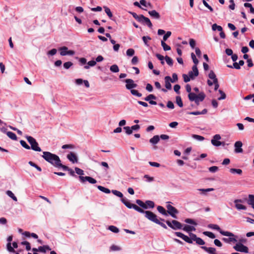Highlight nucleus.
I'll list each match as a JSON object with an SVG mask.
<instances>
[{
    "mask_svg": "<svg viewBox=\"0 0 254 254\" xmlns=\"http://www.w3.org/2000/svg\"><path fill=\"white\" fill-rule=\"evenodd\" d=\"M6 135L8 136V137L9 138H10V139H11L12 140H17V136H16V134L12 132L7 131V132H6Z\"/></svg>",
    "mask_w": 254,
    "mask_h": 254,
    "instance_id": "obj_36",
    "label": "nucleus"
},
{
    "mask_svg": "<svg viewBox=\"0 0 254 254\" xmlns=\"http://www.w3.org/2000/svg\"><path fill=\"white\" fill-rule=\"evenodd\" d=\"M190 236L192 239V241H195L199 245H203L205 244L204 241L201 238L197 237L196 235L193 233H190Z\"/></svg>",
    "mask_w": 254,
    "mask_h": 254,
    "instance_id": "obj_15",
    "label": "nucleus"
},
{
    "mask_svg": "<svg viewBox=\"0 0 254 254\" xmlns=\"http://www.w3.org/2000/svg\"><path fill=\"white\" fill-rule=\"evenodd\" d=\"M143 177L145 179V181L148 183H151L154 181V177H150L148 175H145Z\"/></svg>",
    "mask_w": 254,
    "mask_h": 254,
    "instance_id": "obj_48",
    "label": "nucleus"
},
{
    "mask_svg": "<svg viewBox=\"0 0 254 254\" xmlns=\"http://www.w3.org/2000/svg\"><path fill=\"white\" fill-rule=\"evenodd\" d=\"M212 29L213 31H216V30L219 31L223 30L222 27L221 26L218 25L216 24H213L212 26Z\"/></svg>",
    "mask_w": 254,
    "mask_h": 254,
    "instance_id": "obj_43",
    "label": "nucleus"
},
{
    "mask_svg": "<svg viewBox=\"0 0 254 254\" xmlns=\"http://www.w3.org/2000/svg\"><path fill=\"white\" fill-rule=\"evenodd\" d=\"M221 139V137L220 134H217L214 135L211 140V144L215 147H218L221 145V141H220V139Z\"/></svg>",
    "mask_w": 254,
    "mask_h": 254,
    "instance_id": "obj_9",
    "label": "nucleus"
},
{
    "mask_svg": "<svg viewBox=\"0 0 254 254\" xmlns=\"http://www.w3.org/2000/svg\"><path fill=\"white\" fill-rule=\"evenodd\" d=\"M242 145L243 143L240 141H236L235 143L234 147L236 153H242L243 152V149L242 148Z\"/></svg>",
    "mask_w": 254,
    "mask_h": 254,
    "instance_id": "obj_19",
    "label": "nucleus"
},
{
    "mask_svg": "<svg viewBox=\"0 0 254 254\" xmlns=\"http://www.w3.org/2000/svg\"><path fill=\"white\" fill-rule=\"evenodd\" d=\"M73 64L71 62H67L64 64V68L67 69L69 68Z\"/></svg>",
    "mask_w": 254,
    "mask_h": 254,
    "instance_id": "obj_61",
    "label": "nucleus"
},
{
    "mask_svg": "<svg viewBox=\"0 0 254 254\" xmlns=\"http://www.w3.org/2000/svg\"><path fill=\"white\" fill-rule=\"evenodd\" d=\"M185 222L187 223L193 224L195 226L197 225V223L193 220L190 218H187L185 220Z\"/></svg>",
    "mask_w": 254,
    "mask_h": 254,
    "instance_id": "obj_59",
    "label": "nucleus"
},
{
    "mask_svg": "<svg viewBox=\"0 0 254 254\" xmlns=\"http://www.w3.org/2000/svg\"><path fill=\"white\" fill-rule=\"evenodd\" d=\"M165 59L166 60V62L167 64L169 65H170V66H172L173 65V60L170 57L166 56L165 57Z\"/></svg>",
    "mask_w": 254,
    "mask_h": 254,
    "instance_id": "obj_51",
    "label": "nucleus"
},
{
    "mask_svg": "<svg viewBox=\"0 0 254 254\" xmlns=\"http://www.w3.org/2000/svg\"><path fill=\"white\" fill-rule=\"evenodd\" d=\"M166 223L169 227L173 230L182 229L183 227L182 224L177 220H173L171 221L167 220Z\"/></svg>",
    "mask_w": 254,
    "mask_h": 254,
    "instance_id": "obj_5",
    "label": "nucleus"
},
{
    "mask_svg": "<svg viewBox=\"0 0 254 254\" xmlns=\"http://www.w3.org/2000/svg\"><path fill=\"white\" fill-rule=\"evenodd\" d=\"M79 178L80 181L82 183H84L86 181H87L90 184H96L97 183V181L95 179H94L93 178L91 177H89V176H86V177L79 176Z\"/></svg>",
    "mask_w": 254,
    "mask_h": 254,
    "instance_id": "obj_10",
    "label": "nucleus"
},
{
    "mask_svg": "<svg viewBox=\"0 0 254 254\" xmlns=\"http://www.w3.org/2000/svg\"><path fill=\"white\" fill-rule=\"evenodd\" d=\"M208 77L210 79L213 80V82L210 80H207V84L209 86H212L214 82H217L218 79L216 78V76L213 71L210 70L208 74Z\"/></svg>",
    "mask_w": 254,
    "mask_h": 254,
    "instance_id": "obj_12",
    "label": "nucleus"
},
{
    "mask_svg": "<svg viewBox=\"0 0 254 254\" xmlns=\"http://www.w3.org/2000/svg\"><path fill=\"white\" fill-rule=\"evenodd\" d=\"M108 229L115 233H118V232H119V228L113 225L109 226Z\"/></svg>",
    "mask_w": 254,
    "mask_h": 254,
    "instance_id": "obj_41",
    "label": "nucleus"
},
{
    "mask_svg": "<svg viewBox=\"0 0 254 254\" xmlns=\"http://www.w3.org/2000/svg\"><path fill=\"white\" fill-rule=\"evenodd\" d=\"M198 70L196 65H193L192 67V70L189 72L188 75L190 77L191 79H194L195 77L198 75Z\"/></svg>",
    "mask_w": 254,
    "mask_h": 254,
    "instance_id": "obj_14",
    "label": "nucleus"
},
{
    "mask_svg": "<svg viewBox=\"0 0 254 254\" xmlns=\"http://www.w3.org/2000/svg\"><path fill=\"white\" fill-rule=\"evenodd\" d=\"M205 94L203 92H200L197 95L194 102L197 105H198L199 104V102L203 101L205 99Z\"/></svg>",
    "mask_w": 254,
    "mask_h": 254,
    "instance_id": "obj_21",
    "label": "nucleus"
},
{
    "mask_svg": "<svg viewBox=\"0 0 254 254\" xmlns=\"http://www.w3.org/2000/svg\"><path fill=\"white\" fill-rule=\"evenodd\" d=\"M142 40L144 43V44L148 46V40H151V38L149 36H143L142 38Z\"/></svg>",
    "mask_w": 254,
    "mask_h": 254,
    "instance_id": "obj_63",
    "label": "nucleus"
},
{
    "mask_svg": "<svg viewBox=\"0 0 254 254\" xmlns=\"http://www.w3.org/2000/svg\"><path fill=\"white\" fill-rule=\"evenodd\" d=\"M182 229L189 233V234L191 231H195L196 230L194 226L188 225H185L183 228L182 227Z\"/></svg>",
    "mask_w": 254,
    "mask_h": 254,
    "instance_id": "obj_24",
    "label": "nucleus"
},
{
    "mask_svg": "<svg viewBox=\"0 0 254 254\" xmlns=\"http://www.w3.org/2000/svg\"><path fill=\"white\" fill-rule=\"evenodd\" d=\"M110 70L114 73H117L119 71V68L117 64H113L110 67Z\"/></svg>",
    "mask_w": 254,
    "mask_h": 254,
    "instance_id": "obj_38",
    "label": "nucleus"
},
{
    "mask_svg": "<svg viewBox=\"0 0 254 254\" xmlns=\"http://www.w3.org/2000/svg\"><path fill=\"white\" fill-rule=\"evenodd\" d=\"M60 51V55L62 56H65L67 55L73 56L75 54V52L73 50H68V48L65 46H63L59 48Z\"/></svg>",
    "mask_w": 254,
    "mask_h": 254,
    "instance_id": "obj_8",
    "label": "nucleus"
},
{
    "mask_svg": "<svg viewBox=\"0 0 254 254\" xmlns=\"http://www.w3.org/2000/svg\"><path fill=\"white\" fill-rule=\"evenodd\" d=\"M25 138L31 145L30 148L35 151H41V148L39 146L38 142L34 138L28 135L26 136Z\"/></svg>",
    "mask_w": 254,
    "mask_h": 254,
    "instance_id": "obj_3",
    "label": "nucleus"
},
{
    "mask_svg": "<svg viewBox=\"0 0 254 254\" xmlns=\"http://www.w3.org/2000/svg\"><path fill=\"white\" fill-rule=\"evenodd\" d=\"M96 64V62L92 60L87 63V64L84 66V68L86 69H88L90 68V66H94Z\"/></svg>",
    "mask_w": 254,
    "mask_h": 254,
    "instance_id": "obj_31",
    "label": "nucleus"
},
{
    "mask_svg": "<svg viewBox=\"0 0 254 254\" xmlns=\"http://www.w3.org/2000/svg\"><path fill=\"white\" fill-rule=\"evenodd\" d=\"M123 129L126 131V133L127 134H128V135L131 134L132 133V129H131V127H128V126L124 127H123Z\"/></svg>",
    "mask_w": 254,
    "mask_h": 254,
    "instance_id": "obj_56",
    "label": "nucleus"
},
{
    "mask_svg": "<svg viewBox=\"0 0 254 254\" xmlns=\"http://www.w3.org/2000/svg\"><path fill=\"white\" fill-rule=\"evenodd\" d=\"M136 203L143 209H147V207L145 205V202H143L142 200L140 199H137L136 200Z\"/></svg>",
    "mask_w": 254,
    "mask_h": 254,
    "instance_id": "obj_40",
    "label": "nucleus"
},
{
    "mask_svg": "<svg viewBox=\"0 0 254 254\" xmlns=\"http://www.w3.org/2000/svg\"><path fill=\"white\" fill-rule=\"evenodd\" d=\"M191 57L193 63L194 64V65H196V66H197V64H198L199 62L198 60L196 59V56L193 53L191 54Z\"/></svg>",
    "mask_w": 254,
    "mask_h": 254,
    "instance_id": "obj_58",
    "label": "nucleus"
},
{
    "mask_svg": "<svg viewBox=\"0 0 254 254\" xmlns=\"http://www.w3.org/2000/svg\"><path fill=\"white\" fill-rule=\"evenodd\" d=\"M126 83V87L128 90H131L136 87L137 84L134 83V81L131 79H127L125 80Z\"/></svg>",
    "mask_w": 254,
    "mask_h": 254,
    "instance_id": "obj_13",
    "label": "nucleus"
},
{
    "mask_svg": "<svg viewBox=\"0 0 254 254\" xmlns=\"http://www.w3.org/2000/svg\"><path fill=\"white\" fill-rule=\"evenodd\" d=\"M167 203H168L166 206L167 209V214H169L174 218H177L176 214L179 213L178 210L175 207L169 204L170 202H168Z\"/></svg>",
    "mask_w": 254,
    "mask_h": 254,
    "instance_id": "obj_6",
    "label": "nucleus"
},
{
    "mask_svg": "<svg viewBox=\"0 0 254 254\" xmlns=\"http://www.w3.org/2000/svg\"><path fill=\"white\" fill-rule=\"evenodd\" d=\"M203 233L204 235L209 237L210 238L214 239L215 238V235L211 232L205 231Z\"/></svg>",
    "mask_w": 254,
    "mask_h": 254,
    "instance_id": "obj_50",
    "label": "nucleus"
},
{
    "mask_svg": "<svg viewBox=\"0 0 254 254\" xmlns=\"http://www.w3.org/2000/svg\"><path fill=\"white\" fill-rule=\"evenodd\" d=\"M75 83L78 85H80L82 83H84L85 86L87 88L89 87V82L86 80H83L81 78H78L75 79Z\"/></svg>",
    "mask_w": 254,
    "mask_h": 254,
    "instance_id": "obj_22",
    "label": "nucleus"
},
{
    "mask_svg": "<svg viewBox=\"0 0 254 254\" xmlns=\"http://www.w3.org/2000/svg\"><path fill=\"white\" fill-rule=\"evenodd\" d=\"M197 95L195 94V93L191 92L189 94L188 97L190 101H194Z\"/></svg>",
    "mask_w": 254,
    "mask_h": 254,
    "instance_id": "obj_45",
    "label": "nucleus"
},
{
    "mask_svg": "<svg viewBox=\"0 0 254 254\" xmlns=\"http://www.w3.org/2000/svg\"><path fill=\"white\" fill-rule=\"evenodd\" d=\"M97 188L101 191L105 193H110L111 192L110 190L109 189L106 188L101 186H97Z\"/></svg>",
    "mask_w": 254,
    "mask_h": 254,
    "instance_id": "obj_34",
    "label": "nucleus"
},
{
    "mask_svg": "<svg viewBox=\"0 0 254 254\" xmlns=\"http://www.w3.org/2000/svg\"><path fill=\"white\" fill-rule=\"evenodd\" d=\"M149 15L153 18L158 19L160 17L159 13L155 10L148 11Z\"/></svg>",
    "mask_w": 254,
    "mask_h": 254,
    "instance_id": "obj_26",
    "label": "nucleus"
},
{
    "mask_svg": "<svg viewBox=\"0 0 254 254\" xmlns=\"http://www.w3.org/2000/svg\"><path fill=\"white\" fill-rule=\"evenodd\" d=\"M175 235L181 238H182L183 240H184L185 242L189 243V244H192V239L190 236V237H188L187 236L184 235V234L179 232H175Z\"/></svg>",
    "mask_w": 254,
    "mask_h": 254,
    "instance_id": "obj_11",
    "label": "nucleus"
},
{
    "mask_svg": "<svg viewBox=\"0 0 254 254\" xmlns=\"http://www.w3.org/2000/svg\"><path fill=\"white\" fill-rule=\"evenodd\" d=\"M66 157L69 161L73 164L77 162V156L74 152H70L67 155Z\"/></svg>",
    "mask_w": 254,
    "mask_h": 254,
    "instance_id": "obj_17",
    "label": "nucleus"
},
{
    "mask_svg": "<svg viewBox=\"0 0 254 254\" xmlns=\"http://www.w3.org/2000/svg\"><path fill=\"white\" fill-rule=\"evenodd\" d=\"M248 203L252 205L254 209V195L250 194L249 196Z\"/></svg>",
    "mask_w": 254,
    "mask_h": 254,
    "instance_id": "obj_37",
    "label": "nucleus"
},
{
    "mask_svg": "<svg viewBox=\"0 0 254 254\" xmlns=\"http://www.w3.org/2000/svg\"><path fill=\"white\" fill-rule=\"evenodd\" d=\"M145 205H146L147 209L153 208L155 206L154 202L151 200H146L145 202Z\"/></svg>",
    "mask_w": 254,
    "mask_h": 254,
    "instance_id": "obj_30",
    "label": "nucleus"
},
{
    "mask_svg": "<svg viewBox=\"0 0 254 254\" xmlns=\"http://www.w3.org/2000/svg\"><path fill=\"white\" fill-rule=\"evenodd\" d=\"M122 202L128 208H133L136 211L144 214L145 218H146L149 220L156 223L157 220H158L157 216L150 211H144L143 209L141 208L140 207L137 205L132 204L129 202H128L126 199L123 198L122 200Z\"/></svg>",
    "mask_w": 254,
    "mask_h": 254,
    "instance_id": "obj_1",
    "label": "nucleus"
},
{
    "mask_svg": "<svg viewBox=\"0 0 254 254\" xmlns=\"http://www.w3.org/2000/svg\"><path fill=\"white\" fill-rule=\"evenodd\" d=\"M171 80V78L170 76H167L165 77V85L166 88L168 90H170L172 88Z\"/></svg>",
    "mask_w": 254,
    "mask_h": 254,
    "instance_id": "obj_23",
    "label": "nucleus"
},
{
    "mask_svg": "<svg viewBox=\"0 0 254 254\" xmlns=\"http://www.w3.org/2000/svg\"><path fill=\"white\" fill-rule=\"evenodd\" d=\"M112 192L114 195L121 198H122L121 200H122L123 198H125V199H126L128 202H129L126 198L123 197V194L121 192H120L117 190H112Z\"/></svg>",
    "mask_w": 254,
    "mask_h": 254,
    "instance_id": "obj_28",
    "label": "nucleus"
},
{
    "mask_svg": "<svg viewBox=\"0 0 254 254\" xmlns=\"http://www.w3.org/2000/svg\"><path fill=\"white\" fill-rule=\"evenodd\" d=\"M6 194L10 198H11L14 201H17V197L15 196L14 193L11 190H7L6 191Z\"/></svg>",
    "mask_w": 254,
    "mask_h": 254,
    "instance_id": "obj_32",
    "label": "nucleus"
},
{
    "mask_svg": "<svg viewBox=\"0 0 254 254\" xmlns=\"http://www.w3.org/2000/svg\"><path fill=\"white\" fill-rule=\"evenodd\" d=\"M160 140L159 136L158 135H154L152 138L150 139L149 142L152 144H156Z\"/></svg>",
    "mask_w": 254,
    "mask_h": 254,
    "instance_id": "obj_27",
    "label": "nucleus"
},
{
    "mask_svg": "<svg viewBox=\"0 0 254 254\" xmlns=\"http://www.w3.org/2000/svg\"><path fill=\"white\" fill-rule=\"evenodd\" d=\"M159 220H160L162 221H165V220L164 219L160 218V219H158V220H157V221L155 223L160 225L161 227H162L164 229H167V227L166 226V225L164 223L160 222Z\"/></svg>",
    "mask_w": 254,
    "mask_h": 254,
    "instance_id": "obj_46",
    "label": "nucleus"
},
{
    "mask_svg": "<svg viewBox=\"0 0 254 254\" xmlns=\"http://www.w3.org/2000/svg\"><path fill=\"white\" fill-rule=\"evenodd\" d=\"M203 250H204L207 253L210 254H216V249L214 248H208L205 246H202L201 247Z\"/></svg>",
    "mask_w": 254,
    "mask_h": 254,
    "instance_id": "obj_25",
    "label": "nucleus"
},
{
    "mask_svg": "<svg viewBox=\"0 0 254 254\" xmlns=\"http://www.w3.org/2000/svg\"><path fill=\"white\" fill-rule=\"evenodd\" d=\"M198 190L202 191V193L205 194L206 192L214 190V189H213V188L199 189H198Z\"/></svg>",
    "mask_w": 254,
    "mask_h": 254,
    "instance_id": "obj_53",
    "label": "nucleus"
},
{
    "mask_svg": "<svg viewBox=\"0 0 254 254\" xmlns=\"http://www.w3.org/2000/svg\"><path fill=\"white\" fill-rule=\"evenodd\" d=\"M155 99H156V97L153 94H149L144 98L145 101L148 102H149L150 100Z\"/></svg>",
    "mask_w": 254,
    "mask_h": 254,
    "instance_id": "obj_49",
    "label": "nucleus"
},
{
    "mask_svg": "<svg viewBox=\"0 0 254 254\" xmlns=\"http://www.w3.org/2000/svg\"><path fill=\"white\" fill-rule=\"evenodd\" d=\"M104 8L105 9V11L106 13L108 16V17L111 19H112L113 14H112V13L109 7H108L107 6H104Z\"/></svg>",
    "mask_w": 254,
    "mask_h": 254,
    "instance_id": "obj_35",
    "label": "nucleus"
},
{
    "mask_svg": "<svg viewBox=\"0 0 254 254\" xmlns=\"http://www.w3.org/2000/svg\"><path fill=\"white\" fill-rule=\"evenodd\" d=\"M51 250V248L49 246L45 245L43 246H40L38 248V251L41 253H45L46 251Z\"/></svg>",
    "mask_w": 254,
    "mask_h": 254,
    "instance_id": "obj_29",
    "label": "nucleus"
},
{
    "mask_svg": "<svg viewBox=\"0 0 254 254\" xmlns=\"http://www.w3.org/2000/svg\"><path fill=\"white\" fill-rule=\"evenodd\" d=\"M6 249H7V250L10 253H15V251L14 250L13 248H12L11 247V243H7V244L6 245Z\"/></svg>",
    "mask_w": 254,
    "mask_h": 254,
    "instance_id": "obj_47",
    "label": "nucleus"
},
{
    "mask_svg": "<svg viewBox=\"0 0 254 254\" xmlns=\"http://www.w3.org/2000/svg\"><path fill=\"white\" fill-rule=\"evenodd\" d=\"M242 202V200L241 199H236L234 200L235 207L238 210H240L246 209V207L241 203Z\"/></svg>",
    "mask_w": 254,
    "mask_h": 254,
    "instance_id": "obj_18",
    "label": "nucleus"
},
{
    "mask_svg": "<svg viewBox=\"0 0 254 254\" xmlns=\"http://www.w3.org/2000/svg\"><path fill=\"white\" fill-rule=\"evenodd\" d=\"M229 238H223L222 239V240L226 243H228V244H230L231 243H235V242H237V240L236 239V237H237L233 233V235L231 236H228Z\"/></svg>",
    "mask_w": 254,
    "mask_h": 254,
    "instance_id": "obj_20",
    "label": "nucleus"
},
{
    "mask_svg": "<svg viewBox=\"0 0 254 254\" xmlns=\"http://www.w3.org/2000/svg\"><path fill=\"white\" fill-rule=\"evenodd\" d=\"M209 227L212 229L217 230L221 235L223 236H231L233 235V233L232 232L222 230L220 227L216 224H210L209 225Z\"/></svg>",
    "mask_w": 254,
    "mask_h": 254,
    "instance_id": "obj_7",
    "label": "nucleus"
},
{
    "mask_svg": "<svg viewBox=\"0 0 254 254\" xmlns=\"http://www.w3.org/2000/svg\"><path fill=\"white\" fill-rule=\"evenodd\" d=\"M245 240L241 239L239 240V242L237 243L234 247L233 249L239 252L248 253L249 249L248 248L242 244V242H245Z\"/></svg>",
    "mask_w": 254,
    "mask_h": 254,
    "instance_id": "obj_4",
    "label": "nucleus"
},
{
    "mask_svg": "<svg viewBox=\"0 0 254 254\" xmlns=\"http://www.w3.org/2000/svg\"><path fill=\"white\" fill-rule=\"evenodd\" d=\"M140 3L141 5L146 7H149L151 8L152 7L151 3L150 2H147L145 0H140Z\"/></svg>",
    "mask_w": 254,
    "mask_h": 254,
    "instance_id": "obj_44",
    "label": "nucleus"
},
{
    "mask_svg": "<svg viewBox=\"0 0 254 254\" xmlns=\"http://www.w3.org/2000/svg\"><path fill=\"white\" fill-rule=\"evenodd\" d=\"M135 51L133 49H128L127 50L126 54L127 56L131 57L134 54Z\"/></svg>",
    "mask_w": 254,
    "mask_h": 254,
    "instance_id": "obj_55",
    "label": "nucleus"
},
{
    "mask_svg": "<svg viewBox=\"0 0 254 254\" xmlns=\"http://www.w3.org/2000/svg\"><path fill=\"white\" fill-rule=\"evenodd\" d=\"M20 144L22 147L25 148L26 149H30V147L26 143V142L23 140L20 141Z\"/></svg>",
    "mask_w": 254,
    "mask_h": 254,
    "instance_id": "obj_57",
    "label": "nucleus"
},
{
    "mask_svg": "<svg viewBox=\"0 0 254 254\" xmlns=\"http://www.w3.org/2000/svg\"><path fill=\"white\" fill-rule=\"evenodd\" d=\"M130 92L131 93L132 95H134V96H136L137 97H141L142 96V94L138 92L137 90H135V89H131L130 90Z\"/></svg>",
    "mask_w": 254,
    "mask_h": 254,
    "instance_id": "obj_52",
    "label": "nucleus"
},
{
    "mask_svg": "<svg viewBox=\"0 0 254 254\" xmlns=\"http://www.w3.org/2000/svg\"><path fill=\"white\" fill-rule=\"evenodd\" d=\"M138 22L143 24H145L149 28H152V24L150 19L144 16L143 15H141L140 19H138Z\"/></svg>",
    "mask_w": 254,
    "mask_h": 254,
    "instance_id": "obj_16",
    "label": "nucleus"
},
{
    "mask_svg": "<svg viewBox=\"0 0 254 254\" xmlns=\"http://www.w3.org/2000/svg\"><path fill=\"white\" fill-rule=\"evenodd\" d=\"M42 157L55 167L62 168L63 170L68 169L67 166L62 164L60 157L56 154L48 151H44Z\"/></svg>",
    "mask_w": 254,
    "mask_h": 254,
    "instance_id": "obj_2",
    "label": "nucleus"
},
{
    "mask_svg": "<svg viewBox=\"0 0 254 254\" xmlns=\"http://www.w3.org/2000/svg\"><path fill=\"white\" fill-rule=\"evenodd\" d=\"M157 209L158 211V212H160V213H161L162 214H163L165 216L168 215L167 211H166V210L165 209V208L163 207H162L161 206H158L157 207Z\"/></svg>",
    "mask_w": 254,
    "mask_h": 254,
    "instance_id": "obj_33",
    "label": "nucleus"
},
{
    "mask_svg": "<svg viewBox=\"0 0 254 254\" xmlns=\"http://www.w3.org/2000/svg\"><path fill=\"white\" fill-rule=\"evenodd\" d=\"M230 172L231 173H233V174L237 173L239 175H241L242 173V170L240 169L231 168L230 170Z\"/></svg>",
    "mask_w": 254,
    "mask_h": 254,
    "instance_id": "obj_42",
    "label": "nucleus"
},
{
    "mask_svg": "<svg viewBox=\"0 0 254 254\" xmlns=\"http://www.w3.org/2000/svg\"><path fill=\"white\" fill-rule=\"evenodd\" d=\"M75 171L76 173L80 175V176H82V175H84V171L79 168L75 167Z\"/></svg>",
    "mask_w": 254,
    "mask_h": 254,
    "instance_id": "obj_62",
    "label": "nucleus"
},
{
    "mask_svg": "<svg viewBox=\"0 0 254 254\" xmlns=\"http://www.w3.org/2000/svg\"><path fill=\"white\" fill-rule=\"evenodd\" d=\"M161 44L162 47H163L164 51H169L171 50L170 46L167 45L165 43V42H164L163 41H161Z\"/></svg>",
    "mask_w": 254,
    "mask_h": 254,
    "instance_id": "obj_39",
    "label": "nucleus"
},
{
    "mask_svg": "<svg viewBox=\"0 0 254 254\" xmlns=\"http://www.w3.org/2000/svg\"><path fill=\"white\" fill-rule=\"evenodd\" d=\"M218 91H219V93L221 94V96L218 98V100H221L225 99L226 97L225 93L221 90H219Z\"/></svg>",
    "mask_w": 254,
    "mask_h": 254,
    "instance_id": "obj_60",
    "label": "nucleus"
},
{
    "mask_svg": "<svg viewBox=\"0 0 254 254\" xmlns=\"http://www.w3.org/2000/svg\"><path fill=\"white\" fill-rule=\"evenodd\" d=\"M176 103L179 107H183V103L182 101V99H181V97H180V96L176 97Z\"/></svg>",
    "mask_w": 254,
    "mask_h": 254,
    "instance_id": "obj_54",
    "label": "nucleus"
},
{
    "mask_svg": "<svg viewBox=\"0 0 254 254\" xmlns=\"http://www.w3.org/2000/svg\"><path fill=\"white\" fill-rule=\"evenodd\" d=\"M171 34L172 33L171 31H167L166 33H165L164 35L162 41L164 42L166 41L167 39L171 35Z\"/></svg>",
    "mask_w": 254,
    "mask_h": 254,
    "instance_id": "obj_64",
    "label": "nucleus"
}]
</instances>
